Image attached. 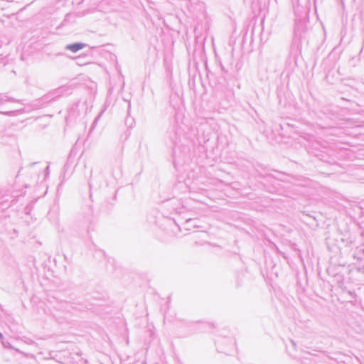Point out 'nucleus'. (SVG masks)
Listing matches in <instances>:
<instances>
[{
	"mask_svg": "<svg viewBox=\"0 0 364 364\" xmlns=\"http://www.w3.org/2000/svg\"><path fill=\"white\" fill-rule=\"evenodd\" d=\"M84 47V44L82 43H74L70 44L67 46V49L70 50V51L75 53L80 49H82Z\"/></svg>",
	"mask_w": 364,
	"mask_h": 364,
	"instance_id": "f257e3e1",
	"label": "nucleus"
}]
</instances>
